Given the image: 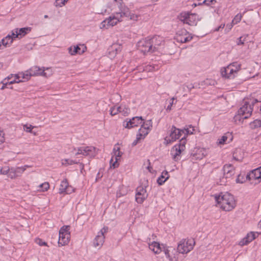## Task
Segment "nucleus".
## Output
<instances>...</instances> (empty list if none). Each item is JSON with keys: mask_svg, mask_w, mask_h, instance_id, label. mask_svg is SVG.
<instances>
[{"mask_svg": "<svg viewBox=\"0 0 261 261\" xmlns=\"http://www.w3.org/2000/svg\"><path fill=\"white\" fill-rule=\"evenodd\" d=\"M137 47L139 50L144 54L146 53H153V49L150 42H149V37L140 40L137 43Z\"/></svg>", "mask_w": 261, "mask_h": 261, "instance_id": "8", "label": "nucleus"}, {"mask_svg": "<svg viewBox=\"0 0 261 261\" xmlns=\"http://www.w3.org/2000/svg\"><path fill=\"white\" fill-rule=\"evenodd\" d=\"M184 132V130L177 128L174 126H172L170 130L169 138L168 139L167 137H166L165 140L167 141V143H168V142L170 143L173 142L179 139L181 137V133Z\"/></svg>", "mask_w": 261, "mask_h": 261, "instance_id": "10", "label": "nucleus"}, {"mask_svg": "<svg viewBox=\"0 0 261 261\" xmlns=\"http://www.w3.org/2000/svg\"><path fill=\"white\" fill-rule=\"evenodd\" d=\"M97 153V149L93 146L80 147L77 149L75 155L83 154L90 158H94Z\"/></svg>", "mask_w": 261, "mask_h": 261, "instance_id": "5", "label": "nucleus"}, {"mask_svg": "<svg viewBox=\"0 0 261 261\" xmlns=\"http://www.w3.org/2000/svg\"><path fill=\"white\" fill-rule=\"evenodd\" d=\"M244 178L241 174H239L238 175V177L236 179V182L237 183H243L244 182Z\"/></svg>", "mask_w": 261, "mask_h": 261, "instance_id": "48", "label": "nucleus"}, {"mask_svg": "<svg viewBox=\"0 0 261 261\" xmlns=\"http://www.w3.org/2000/svg\"><path fill=\"white\" fill-rule=\"evenodd\" d=\"M221 75L223 77L228 79V72L227 71V66L221 69Z\"/></svg>", "mask_w": 261, "mask_h": 261, "instance_id": "45", "label": "nucleus"}, {"mask_svg": "<svg viewBox=\"0 0 261 261\" xmlns=\"http://www.w3.org/2000/svg\"><path fill=\"white\" fill-rule=\"evenodd\" d=\"M148 133V130L141 126V127L139 129V132L137 136L140 137L141 139H144Z\"/></svg>", "mask_w": 261, "mask_h": 261, "instance_id": "30", "label": "nucleus"}, {"mask_svg": "<svg viewBox=\"0 0 261 261\" xmlns=\"http://www.w3.org/2000/svg\"><path fill=\"white\" fill-rule=\"evenodd\" d=\"M30 72L32 76L41 75L44 77L49 76L51 75V73L47 74L46 72H44V68H40L37 66L32 67L29 69Z\"/></svg>", "mask_w": 261, "mask_h": 261, "instance_id": "13", "label": "nucleus"}, {"mask_svg": "<svg viewBox=\"0 0 261 261\" xmlns=\"http://www.w3.org/2000/svg\"><path fill=\"white\" fill-rule=\"evenodd\" d=\"M253 107L250 101L244 100L243 106L238 111V114L236 115L233 119L234 122L241 121L244 119L248 118L252 114Z\"/></svg>", "mask_w": 261, "mask_h": 261, "instance_id": "3", "label": "nucleus"}, {"mask_svg": "<svg viewBox=\"0 0 261 261\" xmlns=\"http://www.w3.org/2000/svg\"><path fill=\"white\" fill-rule=\"evenodd\" d=\"M13 76L15 77L14 80H16L17 81L20 80H19V79L20 78V72L17 74H13Z\"/></svg>", "mask_w": 261, "mask_h": 261, "instance_id": "62", "label": "nucleus"}, {"mask_svg": "<svg viewBox=\"0 0 261 261\" xmlns=\"http://www.w3.org/2000/svg\"><path fill=\"white\" fill-rule=\"evenodd\" d=\"M13 41V38L8 35L3 38L0 42V50L3 49L4 47H9Z\"/></svg>", "mask_w": 261, "mask_h": 261, "instance_id": "18", "label": "nucleus"}, {"mask_svg": "<svg viewBox=\"0 0 261 261\" xmlns=\"http://www.w3.org/2000/svg\"><path fill=\"white\" fill-rule=\"evenodd\" d=\"M113 16H110L108 18L105 19L101 23V29L106 28L109 29L110 27H112L116 25L118 22L121 21L120 15H116Z\"/></svg>", "mask_w": 261, "mask_h": 261, "instance_id": "7", "label": "nucleus"}, {"mask_svg": "<svg viewBox=\"0 0 261 261\" xmlns=\"http://www.w3.org/2000/svg\"><path fill=\"white\" fill-rule=\"evenodd\" d=\"M248 37V34H245L240 37L238 38L237 39L236 43L238 45H243L245 41H246V39Z\"/></svg>", "mask_w": 261, "mask_h": 261, "instance_id": "31", "label": "nucleus"}, {"mask_svg": "<svg viewBox=\"0 0 261 261\" xmlns=\"http://www.w3.org/2000/svg\"><path fill=\"white\" fill-rule=\"evenodd\" d=\"M113 152L114 153V155L115 156V161L112 164V167L113 168H115L118 166L117 161L121 156L122 153L120 151L119 147H117V148L115 147L113 149Z\"/></svg>", "mask_w": 261, "mask_h": 261, "instance_id": "23", "label": "nucleus"}, {"mask_svg": "<svg viewBox=\"0 0 261 261\" xmlns=\"http://www.w3.org/2000/svg\"><path fill=\"white\" fill-rule=\"evenodd\" d=\"M236 154H237V152H234V153H233V159H234L235 160L237 161H242V158H241H241H238V157L237 156Z\"/></svg>", "mask_w": 261, "mask_h": 261, "instance_id": "59", "label": "nucleus"}, {"mask_svg": "<svg viewBox=\"0 0 261 261\" xmlns=\"http://www.w3.org/2000/svg\"><path fill=\"white\" fill-rule=\"evenodd\" d=\"M186 87L188 89L189 92H190L192 89L194 88V86L193 84L186 86Z\"/></svg>", "mask_w": 261, "mask_h": 261, "instance_id": "64", "label": "nucleus"}, {"mask_svg": "<svg viewBox=\"0 0 261 261\" xmlns=\"http://www.w3.org/2000/svg\"><path fill=\"white\" fill-rule=\"evenodd\" d=\"M110 114L112 116H114L118 114V111H116V109L115 108V107H113L111 108L110 109Z\"/></svg>", "mask_w": 261, "mask_h": 261, "instance_id": "51", "label": "nucleus"}, {"mask_svg": "<svg viewBox=\"0 0 261 261\" xmlns=\"http://www.w3.org/2000/svg\"><path fill=\"white\" fill-rule=\"evenodd\" d=\"M130 110L129 108L122 106V109L121 110V113L123 115H127L129 113Z\"/></svg>", "mask_w": 261, "mask_h": 261, "instance_id": "46", "label": "nucleus"}, {"mask_svg": "<svg viewBox=\"0 0 261 261\" xmlns=\"http://www.w3.org/2000/svg\"><path fill=\"white\" fill-rule=\"evenodd\" d=\"M143 119L142 117H134L128 121L125 120L123 122V126L127 128H130L142 124Z\"/></svg>", "mask_w": 261, "mask_h": 261, "instance_id": "11", "label": "nucleus"}, {"mask_svg": "<svg viewBox=\"0 0 261 261\" xmlns=\"http://www.w3.org/2000/svg\"><path fill=\"white\" fill-rule=\"evenodd\" d=\"M68 0H56L54 3V5L57 7H62L63 6L65 5V3L67 2Z\"/></svg>", "mask_w": 261, "mask_h": 261, "instance_id": "40", "label": "nucleus"}, {"mask_svg": "<svg viewBox=\"0 0 261 261\" xmlns=\"http://www.w3.org/2000/svg\"><path fill=\"white\" fill-rule=\"evenodd\" d=\"M116 14L120 15V17H122L123 16L129 17L130 19L135 21H137L139 17V15H138L129 12L128 9L126 8L120 9L119 12H116Z\"/></svg>", "mask_w": 261, "mask_h": 261, "instance_id": "14", "label": "nucleus"}, {"mask_svg": "<svg viewBox=\"0 0 261 261\" xmlns=\"http://www.w3.org/2000/svg\"><path fill=\"white\" fill-rule=\"evenodd\" d=\"M186 143V140L185 138V137H184L180 139V140L179 141V144L175 145L180 147V149H181V150H182L184 151L185 149Z\"/></svg>", "mask_w": 261, "mask_h": 261, "instance_id": "41", "label": "nucleus"}, {"mask_svg": "<svg viewBox=\"0 0 261 261\" xmlns=\"http://www.w3.org/2000/svg\"><path fill=\"white\" fill-rule=\"evenodd\" d=\"M227 71L228 72V79H233L235 76V74L238 73V69H234L232 68V65H229L227 66Z\"/></svg>", "mask_w": 261, "mask_h": 261, "instance_id": "28", "label": "nucleus"}, {"mask_svg": "<svg viewBox=\"0 0 261 261\" xmlns=\"http://www.w3.org/2000/svg\"><path fill=\"white\" fill-rule=\"evenodd\" d=\"M224 176L220 179V185H224L225 179L230 178L235 173L234 168L231 164L225 165L223 167Z\"/></svg>", "mask_w": 261, "mask_h": 261, "instance_id": "9", "label": "nucleus"}, {"mask_svg": "<svg viewBox=\"0 0 261 261\" xmlns=\"http://www.w3.org/2000/svg\"><path fill=\"white\" fill-rule=\"evenodd\" d=\"M18 175H16L15 173H14V172H11L10 174H9V176L11 178H16Z\"/></svg>", "mask_w": 261, "mask_h": 261, "instance_id": "63", "label": "nucleus"}, {"mask_svg": "<svg viewBox=\"0 0 261 261\" xmlns=\"http://www.w3.org/2000/svg\"><path fill=\"white\" fill-rule=\"evenodd\" d=\"M242 17V16L241 14H238L235 16L234 18L232 20V23L234 24L239 22L241 21Z\"/></svg>", "mask_w": 261, "mask_h": 261, "instance_id": "42", "label": "nucleus"}, {"mask_svg": "<svg viewBox=\"0 0 261 261\" xmlns=\"http://www.w3.org/2000/svg\"><path fill=\"white\" fill-rule=\"evenodd\" d=\"M195 241L193 239H182L178 244L177 251L172 248L170 249L164 248L163 251L170 261H177V252L182 254L187 253L193 249Z\"/></svg>", "mask_w": 261, "mask_h": 261, "instance_id": "1", "label": "nucleus"}, {"mask_svg": "<svg viewBox=\"0 0 261 261\" xmlns=\"http://www.w3.org/2000/svg\"><path fill=\"white\" fill-rule=\"evenodd\" d=\"M69 226L68 225H65L63 226L60 230L59 233H66V232H69Z\"/></svg>", "mask_w": 261, "mask_h": 261, "instance_id": "44", "label": "nucleus"}, {"mask_svg": "<svg viewBox=\"0 0 261 261\" xmlns=\"http://www.w3.org/2000/svg\"><path fill=\"white\" fill-rule=\"evenodd\" d=\"M78 163V162L69 159H64L62 160V165L64 166H67L69 165H72Z\"/></svg>", "mask_w": 261, "mask_h": 261, "instance_id": "34", "label": "nucleus"}, {"mask_svg": "<svg viewBox=\"0 0 261 261\" xmlns=\"http://www.w3.org/2000/svg\"><path fill=\"white\" fill-rule=\"evenodd\" d=\"M169 177L168 172L167 171H164L162 172V175L158 178L157 182L159 185H162Z\"/></svg>", "mask_w": 261, "mask_h": 261, "instance_id": "25", "label": "nucleus"}, {"mask_svg": "<svg viewBox=\"0 0 261 261\" xmlns=\"http://www.w3.org/2000/svg\"><path fill=\"white\" fill-rule=\"evenodd\" d=\"M70 238V232L59 233L58 244L61 246H64L67 244Z\"/></svg>", "mask_w": 261, "mask_h": 261, "instance_id": "17", "label": "nucleus"}, {"mask_svg": "<svg viewBox=\"0 0 261 261\" xmlns=\"http://www.w3.org/2000/svg\"><path fill=\"white\" fill-rule=\"evenodd\" d=\"M182 151H183V150L180 149V147L176 145L174 146L171 150V154L173 159L174 161H177L178 160V156Z\"/></svg>", "mask_w": 261, "mask_h": 261, "instance_id": "21", "label": "nucleus"}, {"mask_svg": "<svg viewBox=\"0 0 261 261\" xmlns=\"http://www.w3.org/2000/svg\"><path fill=\"white\" fill-rule=\"evenodd\" d=\"M27 167H29V166L26 165L23 167H18L16 169L14 170V172L16 175H18V174L22 173L26 169Z\"/></svg>", "mask_w": 261, "mask_h": 261, "instance_id": "38", "label": "nucleus"}, {"mask_svg": "<svg viewBox=\"0 0 261 261\" xmlns=\"http://www.w3.org/2000/svg\"><path fill=\"white\" fill-rule=\"evenodd\" d=\"M192 37L190 36L189 33L186 30L179 31L176 35L177 41L181 43H186L190 41Z\"/></svg>", "mask_w": 261, "mask_h": 261, "instance_id": "12", "label": "nucleus"}, {"mask_svg": "<svg viewBox=\"0 0 261 261\" xmlns=\"http://www.w3.org/2000/svg\"><path fill=\"white\" fill-rule=\"evenodd\" d=\"M11 37L13 38V39L18 36V29H16L15 32H12L11 35H10Z\"/></svg>", "mask_w": 261, "mask_h": 261, "instance_id": "54", "label": "nucleus"}, {"mask_svg": "<svg viewBox=\"0 0 261 261\" xmlns=\"http://www.w3.org/2000/svg\"><path fill=\"white\" fill-rule=\"evenodd\" d=\"M20 82H23V81L22 80H18V81H17L16 80H14L13 81H11L9 82H8V84L10 85V84H14V83H20Z\"/></svg>", "mask_w": 261, "mask_h": 261, "instance_id": "60", "label": "nucleus"}, {"mask_svg": "<svg viewBox=\"0 0 261 261\" xmlns=\"http://www.w3.org/2000/svg\"><path fill=\"white\" fill-rule=\"evenodd\" d=\"M20 78L23 79V82L25 81H28L29 80L30 77L32 76L31 72H30L29 69L25 71L24 72H20Z\"/></svg>", "mask_w": 261, "mask_h": 261, "instance_id": "29", "label": "nucleus"}, {"mask_svg": "<svg viewBox=\"0 0 261 261\" xmlns=\"http://www.w3.org/2000/svg\"><path fill=\"white\" fill-rule=\"evenodd\" d=\"M252 128H255L256 127L261 126V120L256 119L250 124Z\"/></svg>", "mask_w": 261, "mask_h": 261, "instance_id": "39", "label": "nucleus"}, {"mask_svg": "<svg viewBox=\"0 0 261 261\" xmlns=\"http://www.w3.org/2000/svg\"><path fill=\"white\" fill-rule=\"evenodd\" d=\"M149 40L151 47L153 49V52L158 50L159 46L161 45L163 42L162 38L159 36H154L151 38L149 37Z\"/></svg>", "mask_w": 261, "mask_h": 261, "instance_id": "15", "label": "nucleus"}, {"mask_svg": "<svg viewBox=\"0 0 261 261\" xmlns=\"http://www.w3.org/2000/svg\"><path fill=\"white\" fill-rule=\"evenodd\" d=\"M260 169L256 168L252 171L251 173L246 176V179L250 180L251 179H261Z\"/></svg>", "mask_w": 261, "mask_h": 261, "instance_id": "19", "label": "nucleus"}, {"mask_svg": "<svg viewBox=\"0 0 261 261\" xmlns=\"http://www.w3.org/2000/svg\"><path fill=\"white\" fill-rule=\"evenodd\" d=\"M108 231V227H103L99 232H98L97 236L93 240V246L98 249L100 248L105 242V234Z\"/></svg>", "mask_w": 261, "mask_h": 261, "instance_id": "6", "label": "nucleus"}, {"mask_svg": "<svg viewBox=\"0 0 261 261\" xmlns=\"http://www.w3.org/2000/svg\"><path fill=\"white\" fill-rule=\"evenodd\" d=\"M207 154L206 150L203 148L198 149L196 152L192 153L191 155L193 158H195L197 160H201Z\"/></svg>", "mask_w": 261, "mask_h": 261, "instance_id": "20", "label": "nucleus"}, {"mask_svg": "<svg viewBox=\"0 0 261 261\" xmlns=\"http://www.w3.org/2000/svg\"><path fill=\"white\" fill-rule=\"evenodd\" d=\"M154 70H155L154 67L152 66L151 65L147 66L146 67V69H145V70L149 71V72L153 71Z\"/></svg>", "mask_w": 261, "mask_h": 261, "instance_id": "57", "label": "nucleus"}, {"mask_svg": "<svg viewBox=\"0 0 261 261\" xmlns=\"http://www.w3.org/2000/svg\"><path fill=\"white\" fill-rule=\"evenodd\" d=\"M36 243L37 244H38L40 246H43V245H47V243L44 241H43L41 239H37L36 240Z\"/></svg>", "mask_w": 261, "mask_h": 261, "instance_id": "50", "label": "nucleus"}, {"mask_svg": "<svg viewBox=\"0 0 261 261\" xmlns=\"http://www.w3.org/2000/svg\"><path fill=\"white\" fill-rule=\"evenodd\" d=\"M4 133L0 130V144L3 143L5 141Z\"/></svg>", "mask_w": 261, "mask_h": 261, "instance_id": "55", "label": "nucleus"}, {"mask_svg": "<svg viewBox=\"0 0 261 261\" xmlns=\"http://www.w3.org/2000/svg\"><path fill=\"white\" fill-rule=\"evenodd\" d=\"M6 79H4L3 82V85L2 87V88H1L2 90L4 89L6 87V86L7 85H8V83L7 82H6Z\"/></svg>", "mask_w": 261, "mask_h": 261, "instance_id": "61", "label": "nucleus"}, {"mask_svg": "<svg viewBox=\"0 0 261 261\" xmlns=\"http://www.w3.org/2000/svg\"><path fill=\"white\" fill-rule=\"evenodd\" d=\"M35 127V126H33L31 124L30 125H28V124H24L23 125V129L24 131L27 132H29V133H33L32 132V129L33 128ZM33 134L34 135L36 136V133H33Z\"/></svg>", "mask_w": 261, "mask_h": 261, "instance_id": "37", "label": "nucleus"}, {"mask_svg": "<svg viewBox=\"0 0 261 261\" xmlns=\"http://www.w3.org/2000/svg\"><path fill=\"white\" fill-rule=\"evenodd\" d=\"M216 3V0H204L202 2V4H204L207 6L210 5V3Z\"/></svg>", "mask_w": 261, "mask_h": 261, "instance_id": "52", "label": "nucleus"}, {"mask_svg": "<svg viewBox=\"0 0 261 261\" xmlns=\"http://www.w3.org/2000/svg\"><path fill=\"white\" fill-rule=\"evenodd\" d=\"M149 248L155 254H158L162 251L160 244L156 242H153L149 244Z\"/></svg>", "mask_w": 261, "mask_h": 261, "instance_id": "24", "label": "nucleus"}, {"mask_svg": "<svg viewBox=\"0 0 261 261\" xmlns=\"http://www.w3.org/2000/svg\"><path fill=\"white\" fill-rule=\"evenodd\" d=\"M255 238L256 236L255 233H254L253 232H250V233H248L245 237V239H246L247 241H248V243L252 241Z\"/></svg>", "mask_w": 261, "mask_h": 261, "instance_id": "35", "label": "nucleus"}, {"mask_svg": "<svg viewBox=\"0 0 261 261\" xmlns=\"http://www.w3.org/2000/svg\"><path fill=\"white\" fill-rule=\"evenodd\" d=\"M31 30V28L30 27H26V28H22L20 29L19 30L18 29V36H24L27 34H28L29 32H30Z\"/></svg>", "mask_w": 261, "mask_h": 261, "instance_id": "32", "label": "nucleus"}, {"mask_svg": "<svg viewBox=\"0 0 261 261\" xmlns=\"http://www.w3.org/2000/svg\"><path fill=\"white\" fill-rule=\"evenodd\" d=\"M190 128L192 129H190L189 128H187L185 130L188 134H192L193 133V131L194 130V127L191 125L190 126Z\"/></svg>", "mask_w": 261, "mask_h": 261, "instance_id": "58", "label": "nucleus"}, {"mask_svg": "<svg viewBox=\"0 0 261 261\" xmlns=\"http://www.w3.org/2000/svg\"><path fill=\"white\" fill-rule=\"evenodd\" d=\"M141 126L143 128H145L146 129L149 130L152 127V122L151 119L148 120L145 122H143L141 125Z\"/></svg>", "mask_w": 261, "mask_h": 261, "instance_id": "33", "label": "nucleus"}, {"mask_svg": "<svg viewBox=\"0 0 261 261\" xmlns=\"http://www.w3.org/2000/svg\"><path fill=\"white\" fill-rule=\"evenodd\" d=\"M230 65H232V68L234 69H238V72L241 69V65L240 64H238L237 62H233Z\"/></svg>", "mask_w": 261, "mask_h": 261, "instance_id": "47", "label": "nucleus"}, {"mask_svg": "<svg viewBox=\"0 0 261 261\" xmlns=\"http://www.w3.org/2000/svg\"><path fill=\"white\" fill-rule=\"evenodd\" d=\"M215 199L220 207L225 211H231L236 205L233 195L227 192L221 193L220 195L215 196Z\"/></svg>", "mask_w": 261, "mask_h": 261, "instance_id": "2", "label": "nucleus"}, {"mask_svg": "<svg viewBox=\"0 0 261 261\" xmlns=\"http://www.w3.org/2000/svg\"><path fill=\"white\" fill-rule=\"evenodd\" d=\"M179 20L184 23L190 25H196L198 20V16L195 13H189L188 12H182L178 16Z\"/></svg>", "mask_w": 261, "mask_h": 261, "instance_id": "4", "label": "nucleus"}, {"mask_svg": "<svg viewBox=\"0 0 261 261\" xmlns=\"http://www.w3.org/2000/svg\"><path fill=\"white\" fill-rule=\"evenodd\" d=\"M39 187L40 188H42V189L41 190V191H47L49 188V183L47 182H45L42 184H41L40 186H39Z\"/></svg>", "mask_w": 261, "mask_h": 261, "instance_id": "43", "label": "nucleus"}, {"mask_svg": "<svg viewBox=\"0 0 261 261\" xmlns=\"http://www.w3.org/2000/svg\"><path fill=\"white\" fill-rule=\"evenodd\" d=\"M109 50V57L113 58L116 56L118 52L121 50V46L117 44H113Z\"/></svg>", "mask_w": 261, "mask_h": 261, "instance_id": "22", "label": "nucleus"}, {"mask_svg": "<svg viewBox=\"0 0 261 261\" xmlns=\"http://www.w3.org/2000/svg\"><path fill=\"white\" fill-rule=\"evenodd\" d=\"M69 53L71 55H75L76 54L79 55L82 54L85 51L84 50H81V48L79 46L70 47L68 48Z\"/></svg>", "mask_w": 261, "mask_h": 261, "instance_id": "26", "label": "nucleus"}, {"mask_svg": "<svg viewBox=\"0 0 261 261\" xmlns=\"http://www.w3.org/2000/svg\"><path fill=\"white\" fill-rule=\"evenodd\" d=\"M175 99L174 97H172L171 99V102H170L169 105L167 106L166 110L170 111L171 110V107L173 104V101Z\"/></svg>", "mask_w": 261, "mask_h": 261, "instance_id": "53", "label": "nucleus"}, {"mask_svg": "<svg viewBox=\"0 0 261 261\" xmlns=\"http://www.w3.org/2000/svg\"><path fill=\"white\" fill-rule=\"evenodd\" d=\"M228 134L229 133H226L224 136H222L221 138L219 139L217 142V144L218 145H222L224 144V143L226 141L228 138Z\"/></svg>", "mask_w": 261, "mask_h": 261, "instance_id": "36", "label": "nucleus"}, {"mask_svg": "<svg viewBox=\"0 0 261 261\" xmlns=\"http://www.w3.org/2000/svg\"><path fill=\"white\" fill-rule=\"evenodd\" d=\"M136 193L138 196L141 195V197H138L137 202L138 203H142L148 196L146 189L142 186L137 188Z\"/></svg>", "mask_w": 261, "mask_h": 261, "instance_id": "16", "label": "nucleus"}, {"mask_svg": "<svg viewBox=\"0 0 261 261\" xmlns=\"http://www.w3.org/2000/svg\"><path fill=\"white\" fill-rule=\"evenodd\" d=\"M141 139H142L141 138V137H139V136H137L136 139L134 140V141L132 143V146H136V145L138 144V142H139Z\"/></svg>", "mask_w": 261, "mask_h": 261, "instance_id": "56", "label": "nucleus"}, {"mask_svg": "<svg viewBox=\"0 0 261 261\" xmlns=\"http://www.w3.org/2000/svg\"><path fill=\"white\" fill-rule=\"evenodd\" d=\"M248 243V241L245 239V237L242 239L239 243V245L241 246H243L244 245H247Z\"/></svg>", "mask_w": 261, "mask_h": 261, "instance_id": "49", "label": "nucleus"}, {"mask_svg": "<svg viewBox=\"0 0 261 261\" xmlns=\"http://www.w3.org/2000/svg\"><path fill=\"white\" fill-rule=\"evenodd\" d=\"M68 182L67 181V180L66 179L63 180L61 183L60 187L59 190V193L62 194L64 192H66V193H67V192H66V189L68 187Z\"/></svg>", "mask_w": 261, "mask_h": 261, "instance_id": "27", "label": "nucleus"}]
</instances>
